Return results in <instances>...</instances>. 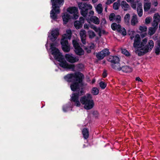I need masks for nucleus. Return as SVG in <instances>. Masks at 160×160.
<instances>
[{"mask_svg":"<svg viewBox=\"0 0 160 160\" xmlns=\"http://www.w3.org/2000/svg\"><path fill=\"white\" fill-rule=\"evenodd\" d=\"M128 34L130 36L131 39H132L134 37L135 32L133 31L129 30L128 31Z\"/></svg>","mask_w":160,"mask_h":160,"instance_id":"obj_36","label":"nucleus"},{"mask_svg":"<svg viewBox=\"0 0 160 160\" xmlns=\"http://www.w3.org/2000/svg\"><path fill=\"white\" fill-rule=\"evenodd\" d=\"M67 12L73 15L72 18L77 19L79 17L78 8L75 7H72L68 8L67 9Z\"/></svg>","mask_w":160,"mask_h":160,"instance_id":"obj_8","label":"nucleus"},{"mask_svg":"<svg viewBox=\"0 0 160 160\" xmlns=\"http://www.w3.org/2000/svg\"><path fill=\"white\" fill-rule=\"evenodd\" d=\"M111 28L113 30H117L118 31H120V29L121 27L119 24H117L115 23H113L111 25Z\"/></svg>","mask_w":160,"mask_h":160,"instance_id":"obj_28","label":"nucleus"},{"mask_svg":"<svg viewBox=\"0 0 160 160\" xmlns=\"http://www.w3.org/2000/svg\"><path fill=\"white\" fill-rule=\"evenodd\" d=\"M126 1L128 3L131 4V7L134 9H136V1L134 2V0H126Z\"/></svg>","mask_w":160,"mask_h":160,"instance_id":"obj_29","label":"nucleus"},{"mask_svg":"<svg viewBox=\"0 0 160 160\" xmlns=\"http://www.w3.org/2000/svg\"><path fill=\"white\" fill-rule=\"evenodd\" d=\"M90 28L93 29L96 32H98L100 36H101L102 34L105 33V31L104 30H102L100 28L97 27L94 25H91Z\"/></svg>","mask_w":160,"mask_h":160,"instance_id":"obj_17","label":"nucleus"},{"mask_svg":"<svg viewBox=\"0 0 160 160\" xmlns=\"http://www.w3.org/2000/svg\"><path fill=\"white\" fill-rule=\"evenodd\" d=\"M55 46L57 45L53 43L51 44V53L55 59L59 62L60 66L65 68L71 69L72 71H75L76 70L82 71L83 69L84 66L82 64H80L75 66L73 64L68 63L64 60L61 53Z\"/></svg>","mask_w":160,"mask_h":160,"instance_id":"obj_2","label":"nucleus"},{"mask_svg":"<svg viewBox=\"0 0 160 160\" xmlns=\"http://www.w3.org/2000/svg\"><path fill=\"white\" fill-rule=\"evenodd\" d=\"M92 24H91L92 25ZM91 25H89V24H85L84 25V28L85 29H89V27L90 28V26Z\"/></svg>","mask_w":160,"mask_h":160,"instance_id":"obj_44","label":"nucleus"},{"mask_svg":"<svg viewBox=\"0 0 160 160\" xmlns=\"http://www.w3.org/2000/svg\"><path fill=\"white\" fill-rule=\"evenodd\" d=\"M122 53L127 56H128L130 55V53L125 49H122Z\"/></svg>","mask_w":160,"mask_h":160,"instance_id":"obj_38","label":"nucleus"},{"mask_svg":"<svg viewBox=\"0 0 160 160\" xmlns=\"http://www.w3.org/2000/svg\"><path fill=\"white\" fill-rule=\"evenodd\" d=\"M121 6L125 11L128 10L130 8L129 5L125 1H122L121 2Z\"/></svg>","mask_w":160,"mask_h":160,"instance_id":"obj_21","label":"nucleus"},{"mask_svg":"<svg viewBox=\"0 0 160 160\" xmlns=\"http://www.w3.org/2000/svg\"><path fill=\"white\" fill-rule=\"evenodd\" d=\"M106 23V21L104 18L102 19L101 22V24L102 25H104Z\"/></svg>","mask_w":160,"mask_h":160,"instance_id":"obj_47","label":"nucleus"},{"mask_svg":"<svg viewBox=\"0 0 160 160\" xmlns=\"http://www.w3.org/2000/svg\"><path fill=\"white\" fill-rule=\"evenodd\" d=\"M95 45L93 43H91L89 45V48H86L85 49L87 51L88 53H89L91 52V49L94 48Z\"/></svg>","mask_w":160,"mask_h":160,"instance_id":"obj_35","label":"nucleus"},{"mask_svg":"<svg viewBox=\"0 0 160 160\" xmlns=\"http://www.w3.org/2000/svg\"><path fill=\"white\" fill-rule=\"evenodd\" d=\"M80 35L81 38V40L82 42L85 44H86V32L83 29H82L80 32Z\"/></svg>","mask_w":160,"mask_h":160,"instance_id":"obj_18","label":"nucleus"},{"mask_svg":"<svg viewBox=\"0 0 160 160\" xmlns=\"http://www.w3.org/2000/svg\"><path fill=\"white\" fill-rule=\"evenodd\" d=\"M152 4L154 7H156L158 5V2L157 0H152Z\"/></svg>","mask_w":160,"mask_h":160,"instance_id":"obj_43","label":"nucleus"},{"mask_svg":"<svg viewBox=\"0 0 160 160\" xmlns=\"http://www.w3.org/2000/svg\"><path fill=\"white\" fill-rule=\"evenodd\" d=\"M84 19L82 17H80L79 18V20L78 21L79 22H80L82 24H83L84 22Z\"/></svg>","mask_w":160,"mask_h":160,"instance_id":"obj_46","label":"nucleus"},{"mask_svg":"<svg viewBox=\"0 0 160 160\" xmlns=\"http://www.w3.org/2000/svg\"><path fill=\"white\" fill-rule=\"evenodd\" d=\"M160 20V15L158 13H155L153 16V21L152 23V26H158Z\"/></svg>","mask_w":160,"mask_h":160,"instance_id":"obj_15","label":"nucleus"},{"mask_svg":"<svg viewBox=\"0 0 160 160\" xmlns=\"http://www.w3.org/2000/svg\"><path fill=\"white\" fill-rule=\"evenodd\" d=\"M109 53L108 49H105L102 50L96 55L97 58L99 59H103L105 56L108 55Z\"/></svg>","mask_w":160,"mask_h":160,"instance_id":"obj_13","label":"nucleus"},{"mask_svg":"<svg viewBox=\"0 0 160 160\" xmlns=\"http://www.w3.org/2000/svg\"><path fill=\"white\" fill-rule=\"evenodd\" d=\"M153 26V28H150L148 29V34L150 35H152L154 33L158 27V26Z\"/></svg>","mask_w":160,"mask_h":160,"instance_id":"obj_27","label":"nucleus"},{"mask_svg":"<svg viewBox=\"0 0 160 160\" xmlns=\"http://www.w3.org/2000/svg\"><path fill=\"white\" fill-rule=\"evenodd\" d=\"M59 34V30L58 29H53L50 31L48 38L51 41H54L56 40Z\"/></svg>","mask_w":160,"mask_h":160,"instance_id":"obj_10","label":"nucleus"},{"mask_svg":"<svg viewBox=\"0 0 160 160\" xmlns=\"http://www.w3.org/2000/svg\"><path fill=\"white\" fill-rule=\"evenodd\" d=\"M82 134L83 136V137L85 139H87L89 135L88 131L86 128L84 129L82 131Z\"/></svg>","mask_w":160,"mask_h":160,"instance_id":"obj_31","label":"nucleus"},{"mask_svg":"<svg viewBox=\"0 0 160 160\" xmlns=\"http://www.w3.org/2000/svg\"><path fill=\"white\" fill-rule=\"evenodd\" d=\"M115 0H108L106 2V4L108 5H109L113 2Z\"/></svg>","mask_w":160,"mask_h":160,"instance_id":"obj_45","label":"nucleus"},{"mask_svg":"<svg viewBox=\"0 0 160 160\" xmlns=\"http://www.w3.org/2000/svg\"><path fill=\"white\" fill-rule=\"evenodd\" d=\"M107 8L106 7V8H105V11H106V12H107Z\"/></svg>","mask_w":160,"mask_h":160,"instance_id":"obj_57","label":"nucleus"},{"mask_svg":"<svg viewBox=\"0 0 160 160\" xmlns=\"http://www.w3.org/2000/svg\"><path fill=\"white\" fill-rule=\"evenodd\" d=\"M146 34H147L146 33H144L143 34H141V36L142 38H143V37H145L146 35Z\"/></svg>","mask_w":160,"mask_h":160,"instance_id":"obj_53","label":"nucleus"},{"mask_svg":"<svg viewBox=\"0 0 160 160\" xmlns=\"http://www.w3.org/2000/svg\"><path fill=\"white\" fill-rule=\"evenodd\" d=\"M112 66L113 69L119 71L121 70L122 69V68L120 67V63L119 62L112 63Z\"/></svg>","mask_w":160,"mask_h":160,"instance_id":"obj_26","label":"nucleus"},{"mask_svg":"<svg viewBox=\"0 0 160 160\" xmlns=\"http://www.w3.org/2000/svg\"><path fill=\"white\" fill-rule=\"evenodd\" d=\"M72 43L75 48V51L76 54L81 55L84 53L83 50L81 48L77 41L75 40L72 41Z\"/></svg>","mask_w":160,"mask_h":160,"instance_id":"obj_9","label":"nucleus"},{"mask_svg":"<svg viewBox=\"0 0 160 160\" xmlns=\"http://www.w3.org/2000/svg\"><path fill=\"white\" fill-rule=\"evenodd\" d=\"M84 77L80 72L67 74L64 77L65 79L68 82H72L71 85V88L73 91H77L83 85L82 80Z\"/></svg>","mask_w":160,"mask_h":160,"instance_id":"obj_4","label":"nucleus"},{"mask_svg":"<svg viewBox=\"0 0 160 160\" xmlns=\"http://www.w3.org/2000/svg\"><path fill=\"white\" fill-rule=\"evenodd\" d=\"M102 76L103 78H105L107 76V73L105 71L103 72Z\"/></svg>","mask_w":160,"mask_h":160,"instance_id":"obj_48","label":"nucleus"},{"mask_svg":"<svg viewBox=\"0 0 160 160\" xmlns=\"http://www.w3.org/2000/svg\"><path fill=\"white\" fill-rule=\"evenodd\" d=\"M95 82V80L94 79H93L92 82V83H93Z\"/></svg>","mask_w":160,"mask_h":160,"instance_id":"obj_56","label":"nucleus"},{"mask_svg":"<svg viewBox=\"0 0 160 160\" xmlns=\"http://www.w3.org/2000/svg\"><path fill=\"white\" fill-rule=\"evenodd\" d=\"M139 29L142 32H146L147 30V28L145 26H141Z\"/></svg>","mask_w":160,"mask_h":160,"instance_id":"obj_37","label":"nucleus"},{"mask_svg":"<svg viewBox=\"0 0 160 160\" xmlns=\"http://www.w3.org/2000/svg\"><path fill=\"white\" fill-rule=\"evenodd\" d=\"M96 10L98 14H101L103 10V8L102 4H99L97 6L95 7Z\"/></svg>","mask_w":160,"mask_h":160,"instance_id":"obj_22","label":"nucleus"},{"mask_svg":"<svg viewBox=\"0 0 160 160\" xmlns=\"http://www.w3.org/2000/svg\"><path fill=\"white\" fill-rule=\"evenodd\" d=\"M88 33L89 38L91 39L93 38L96 36L94 32L91 30H89L88 32Z\"/></svg>","mask_w":160,"mask_h":160,"instance_id":"obj_32","label":"nucleus"},{"mask_svg":"<svg viewBox=\"0 0 160 160\" xmlns=\"http://www.w3.org/2000/svg\"><path fill=\"white\" fill-rule=\"evenodd\" d=\"M136 80L138 81H140V82L142 81V80L139 77H137V78H136Z\"/></svg>","mask_w":160,"mask_h":160,"instance_id":"obj_51","label":"nucleus"},{"mask_svg":"<svg viewBox=\"0 0 160 160\" xmlns=\"http://www.w3.org/2000/svg\"><path fill=\"white\" fill-rule=\"evenodd\" d=\"M52 9L51 11L50 17L54 20L58 19L57 14L60 12L59 7L63 5L64 0H51Z\"/></svg>","mask_w":160,"mask_h":160,"instance_id":"obj_5","label":"nucleus"},{"mask_svg":"<svg viewBox=\"0 0 160 160\" xmlns=\"http://www.w3.org/2000/svg\"><path fill=\"white\" fill-rule=\"evenodd\" d=\"M82 93L83 92L82 90L78 94L76 93L72 94L71 98V100L73 102L75 105L77 107L80 106L81 103L84 105V107L85 109L87 110L91 109L94 105L92 95L90 94H87L85 96L81 97L80 99V102L79 100V96L81 95Z\"/></svg>","mask_w":160,"mask_h":160,"instance_id":"obj_3","label":"nucleus"},{"mask_svg":"<svg viewBox=\"0 0 160 160\" xmlns=\"http://www.w3.org/2000/svg\"><path fill=\"white\" fill-rule=\"evenodd\" d=\"M100 87L102 89L105 88L106 86V84L103 82H101L100 83Z\"/></svg>","mask_w":160,"mask_h":160,"instance_id":"obj_42","label":"nucleus"},{"mask_svg":"<svg viewBox=\"0 0 160 160\" xmlns=\"http://www.w3.org/2000/svg\"><path fill=\"white\" fill-rule=\"evenodd\" d=\"M109 19L110 21H113L114 20L115 22L118 23H119L121 21V16L119 15L115 16V14L114 13L110 14Z\"/></svg>","mask_w":160,"mask_h":160,"instance_id":"obj_16","label":"nucleus"},{"mask_svg":"<svg viewBox=\"0 0 160 160\" xmlns=\"http://www.w3.org/2000/svg\"><path fill=\"white\" fill-rule=\"evenodd\" d=\"M156 10V9H154V8H153V9H152V8H151V10L150 12H149V14H151V13H152V11H153V12H154V11H155Z\"/></svg>","mask_w":160,"mask_h":160,"instance_id":"obj_52","label":"nucleus"},{"mask_svg":"<svg viewBox=\"0 0 160 160\" xmlns=\"http://www.w3.org/2000/svg\"><path fill=\"white\" fill-rule=\"evenodd\" d=\"M86 20L89 23L92 22L97 25L99 24L100 23L99 19L95 16H92L90 17L89 16L87 18Z\"/></svg>","mask_w":160,"mask_h":160,"instance_id":"obj_12","label":"nucleus"},{"mask_svg":"<svg viewBox=\"0 0 160 160\" xmlns=\"http://www.w3.org/2000/svg\"><path fill=\"white\" fill-rule=\"evenodd\" d=\"M152 19V18L151 17H147L145 19V23L146 24H148L150 23Z\"/></svg>","mask_w":160,"mask_h":160,"instance_id":"obj_40","label":"nucleus"},{"mask_svg":"<svg viewBox=\"0 0 160 160\" xmlns=\"http://www.w3.org/2000/svg\"><path fill=\"white\" fill-rule=\"evenodd\" d=\"M98 114V112L95 111L94 112V115L95 117H97Z\"/></svg>","mask_w":160,"mask_h":160,"instance_id":"obj_49","label":"nucleus"},{"mask_svg":"<svg viewBox=\"0 0 160 160\" xmlns=\"http://www.w3.org/2000/svg\"><path fill=\"white\" fill-rule=\"evenodd\" d=\"M89 14L91 15H93L94 14V12L93 11L91 10L89 12Z\"/></svg>","mask_w":160,"mask_h":160,"instance_id":"obj_50","label":"nucleus"},{"mask_svg":"<svg viewBox=\"0 0 160 160\" xmlns=\"http://www.w3.org/2000/svg\"><path fill=\"white\" fill-rule=\"evenodd\" d=\"M63 21L64 24L68 22L69 19L72 18V16L67 12H64L62 16Z\"/></svg>","mask_w":160,"mask_h":160,"instance_id":"obj_19","label":"nucleus"},{"mask_svg":"<svg viewBox=\"0 0 160 160\" xmlns=\"http://www.w3.org/2000/svg\"><path fill=\"white\" fill-rule=\"evenodd\" d=\"M72 32L71 30L66 31V33L63 34L61 40V43L63 51L66 52H69L70 50V47L68 41V39H71Z\"/></svg>","mask_w":160,"mask_h":160,"instance_id":"obj_6","label":"nucleus"},{"mask_svg":"<svg viewBox=\"0 0 160 160\" xmlns=\"http://www.w3.org/2000/svg\"><path fill=\"white\" fill-rule=\"evenodd\" d=\"M74 26L77 29H78L82 26V24L78 21H76L74 22Z\"/></svg>","mask_w":160,"mask_h":160,"instance_id":"obj_33","label":"nucleus"},{"mask_svg":"<svg viewBox=\"0 0 160 160\" xmlns=\"http://www.w3.org/2000/svg\"><path fill=\"white\" fill-rule=\"evenodd\" d=\"M92 1L93 3H95L97 2L98 1V0H92Z\"/></svg>","mask_w":160,"mask_h":160,"instance_id":"obj_55","label":"nucleus"},{"mask_svg":"<svg viewBox=\"0 0 160 160\" xmlns=\"http://www.w3.org/2000/svg\"><path fill=\"white\" fill-rule=\"evenodd\" d=\"M121 70L126 72H130L132 70L131 68L127 66L122 67Z\"/></svg>","mask_w":160,"mask_h":160,"instance_id":"obj_24","label":"nucleus"},{"mask_svg":"<svg viewBox=\"0 0 160 160\" xmlns=\"http://www.w3.org/2000/svg\"><path fill=\"white\" fill-rule=\"evenodd\" d=\"M119 6V4L117 2H115L113 4V8L115 10H117L118 9Z\"/></svg>","mask_w":160,"mask_h":160,"instance_id":"obj_41","label":"nucleus"},{"mask_svg":"<svg viewBox=\"0 0 160 160\" xmlns=\"http://www.w3.org/2000/svg\"><path fill=\"white\" fill-rule=\"evenodd\" d=\"M108 60L112 63L118 62L119 61V58L116 56H110L108 58Z\"/></svg>","mask_w":160,"mask_h":160,"instance_id":"obj_20","label":"nucleus"},{"mask_svg":"<svg viewBox=\"0 0 160 160\" xmlns=\"http://www.w3.org/2000/svg\"><path fill=\"white\" fill-rule=\"evenodd\" d=\"M48 44L47 43L46 45V47H47V45Z\"/></svg>","mask_w":160,"mask_h":160,"instance_id":"obj_58","label":"nucleus"},{"mask_svg":"<svg viewBox=\"0 0 160 160\" xmlns=\"http://www.w3.org/2000/svg\"><path fill=\"white\" fill-rule=\"evenodd\" d=\"M65 57L68 62L72 63L78 62L79 60L78 57H74L72 54H66L65 55Z\"/></svg>","mask_w":160,"mask_h":160,"instance_id":"obj_11","label":"nucleus"},{"mask_svg":"<svg viewBox=\"0 0 160 160\" xmlns=\"http://www.w3.org/2000/svg\"><path fill=\"white\" fill-rule=\"evenodd\" d=\"M137 11L138 15L141 17L143 13V10L142 9V2L140 1H137Z\"/></svg>","mask_w":160,"mask_h":160,"instance_id":"obj_14","label":"nucleus"},{"mask_svg":"<svg viewBox=\"0 0 160 160\" xmlns=\"http://www.w3.org/2000/svg\"><path fill=\"white\" fill-rule=\"evenodd\" d=\"M154 46V42L152 40H149L144 38L141 41L140 36L136 34L135 37L133 47L136 53L139 56L143 55L145 54L150 52Z\"/></svg>","mask_w":160,"mask_h":160,"instance_id":"obj_1","label":"nucleus"},{"mask_svg":"<svg viewBox=\"0 0 160 160\" xmlns=\"http://www.w3.org/2000/svg\"><path fill=\"white\" fill-rule=\"evenodd\" d=\"M66 108V109H67V107H65V106H64L63 107V111L64 112H66V111H68L67 110H65V108Z\"/></svg>","mask_w":160,"mask_h":160,"instance_id":"obj_54","label":"nucleus"},{"mask_svg":"<svg viewBox=\"0 0 160 160\" xmlns=\"http://www.w3.org/2000/svg\"><path fill=\"white\" fill-rule=\"evenodd\" d=\"M151 7V3L145 2L144 3V9L145 12L148 11L150 8Z\"/></svg>","mask_w":160,"mask_h":160,"instance_id":"obj_25","label":"nucleus"},{"mask_svg":"<svg viewBox=\"0 0 160 160\" xmlns=\"http://www.w3.org/2000/svg\"><path fill=\"white\" fill-rule=\"evenodd\" d=\"M131 24L132 25L134 26L138 23V20L137 18V16L135 14H133L131 20Z\"/></svg>","mask_w":160,"mask_h":160,"instance_id":"obj_23","label":"nucleus"},{"mask_svg":"<svg viewBox=\"0 0 160 160\" xmlns=\"http://www.w3.org/2000/svg\"><path fill=\"white\" fill-rule=\"evenodd\" d=\"M99 92V91L98 89L96 87H94L92 88L91 90V93L93 95H97Z\"/></svg>","mask_w":160,"mask_h":160,"instance_id":"obj_34","label":"nucleus"},{"mask_svg":"<svg viewBox=\"0 0 160 160\" xmlns=\"http://www.w3.org/2000/svg\"><path fill=\"white\" fill-rule=\"evenodd\" d=\"M78 7L81 10V14L83 17H85L87 15L88 9L91 10L92 8V7L91 4L82 2L78 3Z\"/></svg>","mask_w":160,"mask_h":160,"instance_id":"obj_7","label":"nucleus"},{"mask_svg":"<svg viewBox=\"0 0 160 160\" xmlns=\"http://www.w3.org/2000/svg\"><path fill=\"white\" fill-rule=\"evenodd\" d=\"M118 32L121 33L123 35H125L126 34V32L124 28H120V31H118Z\"/></svg>","mask_w":160,"mask_h":160,"instance_id":"obj_39","label":"nucleus"},{"mask_svg":"<svg viewBox=\"0 0 160 160\" xmlns=\"http://www.w3.org/2000/svg\"><path fill=\"white\" fill-rule=\"evenodd\" d=\"M130 20V15L129 14H127L124 17V21L125 23L127 24H129Z\"/></svg>","mask_w":160,"mask_h":160,"instance_id":"obj_30","label":"nucleus"}]
</instances>
